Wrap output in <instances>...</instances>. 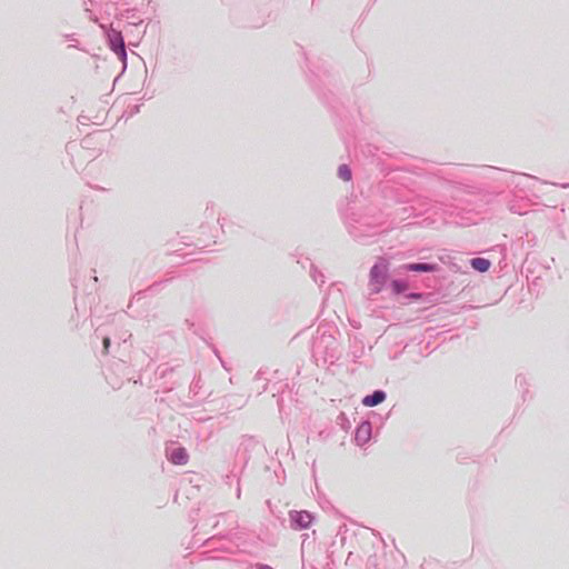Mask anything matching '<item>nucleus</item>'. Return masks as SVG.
<instances>
[{
	"instance_id": "nucleus-1",
	"label": "nucleus",
	"mask_w": 569,
	"mask_h": 569,
	"mask_svg": "<svg viewBox=\"0 0 569 569\" xmlns=\"http://www.w3.org/2000/svg\"><path fill=\"white\" fill-rule=\"evenodd\" d=\"M389 264L385 260L377 262L370 271L371 284L373 290L379 292L388 277Z\"/></svg>"
},
{
	"instance_id": "nucleus-2",
	"label": "nucleus",
	"mask_w": 569,
	"mask_h": 569,
	"mask_svg": "<svg viewBox=\"0 0 569 569\" xmlns=\"http://www.w3.org/2000/svg\"><path fill=\"white\" fill-rule=\"evenodd\" d=\"M109 43L111 49L118 54L120 58L126 56L124 41L119 31L111 30L108 34Z\"/></svg>"
},
{
	"instance_id": "nucleus-3",
	"label": "nucleus",
	"mask_w": 569,
	"mask_h": 569,
	"mask_svg": "<svg viewBox=\"0 0 569 569\" xmlns=\"http://www.w3.org/2000/svg\"><path fill=\"white\" fill-rule=\"evenodd\" d=\"M291 520L296 523L297 528L306 529L312 522V516L308 511H295L291 513Z\"/></svg>"
},
{
	"instance_id": "nucleus-4",
	"label": "nucleus",
	"mask_w": 569,
	"mask_h": 569,
	"mask_svg": "<svg viewBox=\"0 0 569 569\" xmlns=\"http://www.w3.org/2000/svg\"><path fill=\"white\" fill-rule=\"evenodd\" d=\"M169 460L174 465H186L188 461V453L182 447H173L168 450Z\"/></svg>"
},
{
	"instance_id": "nucleus-5",
	"label": "nucleus",
	"mask_w": 569,
	"mask_h": 569,
	"mask_svg": "<svg viewBox=\"0 0 569 569\" xmlns=\"http://www.w3.org/2000/svg\"><path fill=\"white\" fill-rule=\"evenodd\" d=\"M385 399H386V393L383 391L378 390V391H375L370 396H366L362 399V403L366 407H373V406L381 403Z\"/></svg>"
},
{
	"instance_id": "nucleus-6",
	"label": "nucleus",
	"mask_w": 569,
	"mask_h": 569,
	"mask_svg": "<svg viewBox=\"0 0 569 569\" xmlns=\"http://www.w3.org/2000/svg\"><path fill=\"white\" fill-rule=\"evenodd\" d=\"M370 436H371V427L369 423L365 422L357 428V431H356V440L357 441L365 443L370 439Z\"/></svg>"
},
{
	"instance_id": "nucleus-7",
	"label": "nucleus",
	"mask_w": 569,
	"mask_h": 569,
	"mask_svg": "<svg viewBox=\"0 0 569 569\" xmlns=\"http://www.w3.org/2000/svg\"><path fill=\"white\" fill-rule=\"evenodd\" d=\"M403 268L407 270H410V271H418V272H431L437 269V267L435 264H429V263H410V264H406Z\"/></svg>"
},
{
	"instance_id": "nucleus-8",
	"label": "nucleus",
	"mask_w": 569,
	"mask_h": 569,
	"mask_svg": "<svg viewBox=\"0 0 569 569\" xmlns=\"http://www.w3.org/2000/svg\"><path fill=\"white\" fill-rule=\"evenodd\" d=\"M470 263L473 269L480 272H486L490 268V261L485 258H473Z\"/></svg>"
},
{
	"instance_id": "nucleus-9",
	"label": "nucleus",
	"mask_w": 569,
	"mask_h": 569,
	"mask_svg": "<svg viewBox=\"0 0 569 569\" xmlns=\"http://www.w3.org/2000/svg\"><path fill=\"white\" fill-rule=\"evenodd\" d=\"M338 176L343 181H350L351 180V170L347 164H341L338 168Z\"/></svg>"
},
{
	"instance_id": "nucleus-10",
	"label": "nucleus",
	"mask_w": 569,
	"mask_h": 569,
	"mask_svg": "<svg viewBox=\"0 0 569 569\" xmlns=\"http://www.w3.org/2000/svg\"><path fill=\"white\" fill-rule=\"evenodd\" d=\"M392 289L395 292L400 293L407 290V284L403 282H400L398 280H395L391 282Z\"/></svg>"
},
{
	"instance_id": "nucleus-11",
	"label": "nucleus",
	"mask_w": 569,
	"mask_h": 569,
	"mask_svg": "<svg viewBox=\"0 0 569 569\" xmlns=\"http://www.w3.org/2000/svg\"><path fill=\"white\" fill-rule=\"evenodd\" d=\"M109 347H110V339L109 338H104L103 339L104 352H108Z\"/></svg>"
}]
</instances>
